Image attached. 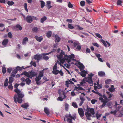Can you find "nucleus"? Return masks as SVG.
Returning a JSON list of instances; mask_svg holds the SVG:
<instances>
[{
  "label": "nucleus",
  "mask_w": 123,
  "mask_h": 123,
  "mask_svg": "<svg viewBox=\"0 0 123 123\" xmlns=\"http://www.w3.org/2000/svg\"><path fill=\"white\" fill-rule=\"evenodd\" d=\"M65 117L66 118H67V121L69 123H72V120L73 119L75 121V119L76 118V116L75 114L74 115L72 116L70 114H69V115H65Z\"/></svg>",
  "instance_id": "nucleus-5"
},
{
  "label": "nucleus",
  "mask_w": 123,
  "mask_h": 123,
  "mask_svg": "<svg viewBox=\"0 0 123 123\" xmlns=\"http://www.w3.org/2000/svg\"><path fill=\"white\" fill-rule=\"evenodd\" d=\"M51 53V52H50L47 53H43L42 54V55L44 56L43 57V59L46 60H48L49 58V57H48V56H45L50 54Z\"/></svg>",
  "instance_id": "nucleus-13"
},
{
  "label": "nucleus",
  "mask_w": 123,
  "mask_h": 123,
  "mask_svg": "<svg viewBox=\"0 0 123 123\" xmlns=\"http://www.w3.org/2000/svg\"><path fill=\"white\" fill-rule=\"evenodd\" d=\"M95 55L98 58H100V57H101V55L99 54H96Z\"/></svg>",
  "instance_id": "nucleus-61"
},
{
  "label": "nucleus",
  "mask_w": 123,
  "mask_h": 123,
  "mask_svg": "<svg viewBox=\"0 0 123 123\" xmlns=\"http://www.w3.org/2000/svg\"><path fill=\"white\" fill-rule=\"evenodd\" d=\"M79 87L75 86V88L73 90V91H74L75 90H76L78 91H79Z\"/></svg>",
  "instance_id": "nucleus-54"
},
{
  "label": "nucleus",
  "mask_w": 123,
  "mask_h": 123,
  "mask_svg": "<svg viewBox=\"0 0 123 123\" xmlns=\"http://www.w3.org/2000/svg\"><path fill=\"white\" fill-rule=\"evenodd\" d=\"M58 73H60V75L61 76H63L64 73L63 72H62V70H60L59 71V72H58Z\"/></svg>",
  "instance_id": "nucleus-50"
},
{
  "label": "nucleus",
  "mask_w": 123,
  "mask_h": 123,
  "mask_svg": "<svg viewBox=\"0 0 123 123\" xmlns=\"http://www.w3.org/2000/svg\"><path fill=\"white\" fill-rule=\"evenodd\" d=\"M34 38L36 39L37 41H38L39 42H41L43 39L42 37L40 36L39 37L37 36H35Z\"/></svg>",
  "instance_id": "nucleus-17"
},
{
  "label": "nucleus",
  "mask_w": 123,
  "mask_h": 123,
  "mask_svg": "<svg viewBox=\"0 0 123 123\" xmlns=\"http://www.w3.org/2000/svg\"><path fill=\"white\" fill-rule=\"evenodd\" d=\"M8 42V40L7 39H5L3 41L2 44L3 45H6Z\"/></svg>",
  "instance_id": "nucleus-14"
},
{
  "label": "nucleus",
  "mask_w": 123,
  "mask_h": 123,
  "mask_svg": "<svg viewBox=\"0 0 123 123\" xmlns=\"http://www.w3.org/2000/svg\"><path fill=\"white\" fill-rule=\"evenodd\" d=\"M95 35L97 37L99 38H102V36L100 34L98 33H96Z\"/></svg>",
  "instance_id": "nucleus-37"
},
{
  "label": "nucleus",
  "mask_w": 123,
  "mask_h": 123,
  "mask_svg": "<svg viewBox=\"0 0 123 123\" xmlns=\"http://www.w3.org/2000/svg\"><path fill=\"white\" fill-rule=\"evenodd\" d=\"M41 79V77L38 76V77L36 78L35 79V81H36V84H38L37 82H38Z\"/></svg>",
  "instance_id": "nucleus-33"
},
{
  "label": "nucleus",
  "mask_w": 123,
  "mask_h": 123,
  "mask_svg": "<svg viewBox=\"0 0 123 123\" xmlns=\"http://www.w3.org/2000/svg\"><path fill=\"white\" fill-rule=\"evenodd\" d=\"M65 53L62 50L61 51V52L60 54L57 56V57L59 59H64L65 58Z\"/></svg>",
  "instance_id": "nucleus-10"
},
{
  "label": "nucleus",
  "mask_w": 123,
  "mask_h": 123,
  "mask_svg": "<svg viewBox=\"0 0 123 123\" xmlns=\"http://www.w3.org/2000/svg\"><path fill=\"white\" fill-rule=\"evenodd\" d=\"M9 84V85H8V87L9 89L12 90L13 89V87L12 86V83Z\"/></svg>",
  "instance_id": "nucleus-38"
},
{
  "label": "nucleus",
  "mask_w": 123,
  "mask_h": 123,
  "mask_svg": "<svg viewBox=\"0 0 123 123\" xmlns=\"http://www.w3.org/2000/svg\"><path fill=\"white\" fill-rule=\"evenodd\" d=\"M111 81V80L110 79H108L106 80L105 82V83L106 84H109L110 83Z\"/></svg>",
  "instance_id": "nucleus-40"
},
{
  "label": "nucleus",
  "mask_w": 123,
  "mask_h": 123,
  "mask_svg": "<svg viewBox=\"0 0 123 123\" xmlns=\"http://www.w3.org/2000/svg\"><path fill=\"white\" fill-rule=\"evenodd\" d=\"M47 18V17L45 16L42 18L41 19V22L42 23H43L46 20Z\"/></svg>",
  "instance_id": "nucleus-24"
},
{
  "label": "nucleus",
  "mask_w": 123,
  "mask_h": 123,
  "mask_svg": "<svg viewBox=\"0 0 123 123\" xmlns=\"http://www.w3.org/2000/svg\"><path fill=\"white\" fill-rule=\"evenodd\" d=\"M80 5L81 6H84L85 2L84 1H81L80 2Z\"/></svg>",
  "instance_id": "nucleus-52"
},
{
  "label": "nucleus",
  "mask_w": 123,
  "mask_h": 123,
  "mask_svg": "<svg viewBox=\"0 0 123 123\" xmlns=\"http://www.w3.org/2000/svg\"><path fill=\"white\" fill-rule=\"evenodd\" d=\"M80 44L78 42H74L73 43V44L74 47H76Z\"/></svg>",
  "instance_id": "nucleus-35"
},
{
  "label": "nucleus",
  "mask_w": 123,
  "mask_h": 123,
  "mask_svg": "<svg viewBox=\"0 0 123 123\" xmlns=\"http://www.w3.org/2000/svg\"><path fill=\"white\" fill-rule=\"evenodd\" d=\"M114 90V86L113 85H111V88H109V90L111 92H113Z\"/></svg>",
  "instance_id": "nucleus-23"
},
{
  "label": "nucleus",
  "mask_w": 123,
  "mask_h": 123,
  "mask_svg": "<svg viewBox=\"0 0 123 123\" xmlns=\"http://www.w3.org/2000/svg\"><path fill=\"white\" fill-rule=\"evenodd\" d=\"M68 64L67 65L66 68H69L71 65L69 62H71V60L70 59H67Z\"/></svg>",
  "instance_id": "nucleus-26"
},
{
  "label": "nucleus",
  "mask_w": 123,
  "mask_h": 123,
  "mask_svg": "<svg viewBox=\"0 0 123 123\" xmlns=\"http://www.w3.org/2000/svg\"><path fill=\"white\" fill-rule=\"evenodd\" d=\"M17 71H17V70L16 68L15 69H14V70H13L12 73L13 74H16L17 73Z\"/></svg>",
  "instance_id": "nucleus-63"
},
{
  "label": "nucleus",
  "mask_w": 123,
  "mask_h": 123,
  "mask_svg": "<svg viewBox=\"0 0 123 123\" xmlns=\"http://www.w3.org/2000/svg\"><path fill=\"white\" fill-rule=\"evenodd\" d=\"M71 95L72 96L76 95V94L74 91H72L71 92Z\"/></svg>",
  "instance_id": "nucleus-62"
},
{
  "label": "nucleus",
  "mask_w": 123,
  "mask_h": 123,
  "mask_svg": "<svg viewBox=\"0 0 123 123\" xmlns=\"http://www.w3.org/2000/svg\"><path fill=\"white\" fill-rule=\"evenodd\" d=\"M43 70L41 71L39 74V76L41 77L43 76Z\"/></svg>",
  "instance_id": "nucleus-32"
},
{
  "label": "nucleus",
  "mask_w": 123,
  "mask_h": 123,
  "mask_svg": "<svg viewBox=\"0 0 123 123\" xmlns=\"http://www.w3.org/2000/svg\"><path fill=\"white\" fill-rule=\"evenodd\" d=\"M121 3V0H118L117 3L118 5H120Z\"/></svg>",
  "instance_id": "nucleus-59"
},
{
  "label": "nucleus",
  "mask_w": 123,
  "mask_h": 123,
  "mask_svg": "<svg viewBox=\"0 0 123 123\" xmlns=\"http://www.w3.org/2000/svg\"><path fill=\"white\" fill-rule=\"evenodd\" d=\"M72 105L74 108H78V106L77 103L75 102H73L72 103Z\"/></svg>",
  "instance_id": "nucleus-29"
},
{
  "label": "nucleus",
  "mask_w": 123,
  "mask_h": 123,
  "mask_svg": "<svg viewBox=\"0 0 123 123\" xmlns=\"http://www.w3.org/2000/svg\"><path fill=\"white\" fill-rule=\"evenodd\" d=\"M37 74V72L32 70L28 72L25 71L21 74V75H24L27 77L30 78L31 79L33 77L36 76Z\"/></svg>",
  "instance_id": "nucleus-3"
},
{
  "label": "nucleus",
  "mask_w": 123,
  "mask_h": 123,
  "mask_svg": "<svg viewBox=\"0 0 123 123\" xmlns=\"http://www.w3.org/2000/svg\"><path fill=\"white\" fill-rule=\"evenodd\" d=\"M19 85L16 83L14 85V88L16 89L14 90V91L17 93L18 97L17 98V95L15 94L14 97V99L15 103H17V98L18 102L19 103H21L22 101V98L24 97V95L21 93L20 90L17 88Z\"/></svg>",
  "instance_id": "nucleus-1"
},
{
  "label": "nucleus",
  "mask_w": 123,
  "mask_h": 123,
  "mask_svg": "<svg viewBox=\"0 0 123 123\" xmlns=\"http://www.w3.org/2000/svg\"><path fill=\"white\" fill-rule=\"evenodd\" d=\"M76 49L78 50H80L81 49V46L80 44L76 47Z\"/></svg>",
  "instance_id": "nucleus-48"
},
{
  "label": "nucleus",
  "mask_w": 123,
  "mask_h": 123,
  "mask_svg": "<svg viewBox=\"0 0 123 123\" xmlns=\"http://www.w3.org/2000/svg\"><path fill=\"white\" fill-rule=\"evenodd\" d=\"M30 64L31 65H33V66H34L35 67L36 66V63L34 62H33V61H31V62L30 63Z\"/></svg>",
  "instance_id": "nucleus-39"
},
{
  "label": "nucleus",
  "mask_w": 123,
  "mask_h": 123,
  "mask_svg": "<svg viewBox=\"0 0 123 123\" xmlns=\"http://www.w3.org/2000/svg\"><path fill=\"white\" fill-rule=\"evenodd\" d=\"M80 98L81 100V101L84 102V101L85 100V99L83 97L80 96Z\"/></svg>",
  "instance_id": "nucleus-51"
},
{
  "label": "nucleus",
  "mask_w": 123,
  "mask_h": 123,
  "mask_svg": "<svg viewBox=\"0 0 123 123\" xmlns=\"http://www.w3.org/2000/svg\"><path fill=\"white\" fill-rule=\"evenodd\" d=\"M92 44L96 46V47H97L98 48L99 47V44H98L97 43H92Z\"/></svg>",
  "instance_id": "nucleus-47"
},
{
  "label": "nucleus",
  "mask_w": 123,
  "mask_h": 123,
  "mask_svg": "<svg viewBox=\"0 0 123 123\" xmlns=\"http://www.w3.org/2000/svg\"><path fill=\"white\" fill-rule=\"evenodd\" d=\"M60 60V62L61 63L63 64L64 62V61L65 59V58H64V59H59Z\"/></svg>",
  "instance_id": "nucleus-45"
},
{
  "label": "nucleus",
  "mask_w": 123,
  "mask_h": 123,
  "mask_svg": "<svg viewBox=\"0 0 123 123\" xmlns=\"http://www.w3.org/2000/svg\"><path fill=\"white\" fill-rule=\"evenodd\" d=\"M98 74L100 77H103L105 75V73L102 71H99L98 72Z\"/></svg>",
  "instance_id": "nucleus-15"
},
{
  "label": "nucleus",
  "mask_w": 123,
  "mask_h": 123,
  "mask_svg": "<svg viewBox=\"0 0 123 123\" xmlns=\"http://www.w3.org/2000/svg\"><path fill=\"white\" fill-rule=\"evenodd\" d=\"M78 112L80 117H83L84 115V112L82 108H79L78 109Z\"/></svg>",
  "instance_id": "nucleus-11"
},
{
  "label": "nucleus",
  "mask_w": 123,
  "mask_h": 123,
  "mask_svg": "<svg viewBox=\"0 0 123 123\" xmlns=\"http://www.w3.org/2000/svg\"><path fill=\"white\" fill-rule=\"evenodd\" d=\"M86 71L85 70L82 71L81 72L79 73V74H80L81 76L83 77H84L86 76Z\"/></svg>",
  "instance_id": "nucleus-19"
},
{
  "label": "nucleus",
  "mask_w": 123,
  "mask_h": 123,
  "mask_svg": "<svg viewBox=\"0 0 123 123\" xmlns=\"http://www.w3.org/2000/svg\"><path fill=\"white\" fill-rule=\"evenodd\" d=\"M100 41L104 45V46L105 47H107V43L106 42H105L104 40L103 39L100 40Z\"/></svg>",
  "instance_id": "nucleus-30"
},
{
  "label": "nucleus",
  "mask_w": 123,
  "mask_h": 123,
  "mask_svg": "<svg viewBox=\"0 0 123 123\" xmlns=\"http://www.w3.org/2000/svg\"><path fill=\"white\" fill-rule=\"evenodd\" d=\"M51 3V1H47L46 2V6H49Z\"/></svg>",
  "instance_id": "nucleus-55"
},
{
  "label": "nucleus",
  "mask_w": 123,
  "mask_h": 123,
  "mask_svg": "<svg viewBox=\"0 0 123 123\" xmlns=\"http://www.w3.org/2000/svg\"><path fill=\"white\" fill-rule=\"evenodd\" d=\"M15 27L18 29L19 30H22V27L19 24H17L15 26Z\"/></svg>",
  "instance_id": "nucleus-27"
},
{
  "label": "nucleus",
  "mask_w": 123,
  "mask_h": 123,
  "mask_svg": "<svg viewBox=\"0 0 123 123\" xmlns=\"http://www.w3.org/2000/svg\"><path fill=\"white\" fill-rule=\"evenodd\" d=\"M8 37L10 38H11L12 37V35L10 32H9L8 33Z\"/></svg>",
  "instance_id": "nucleus-46"
},
{
  "label": "nucleus",
  "mask_w": 123,
  "mask_h": 123,
  "mask_svg": "<svg viewBox=\"0 0 123 123\" xmlns=\"http://www.w3.org/2000/svg\"><path fill=\"white\" fill-rule=\"evenodd\" d=\"M93 75H94V74H92V73H90L89 75V76L90 77L89 78L90 79V78H91V79H92V77L93 76Z\"/></svg>",
  "instance_id": "nucleus-57"
},
{
  "label": "nucleus",
  "mask_w": 123,
  "mask_h": 123,
  "mask_svg": "<svg viewBox=\"0 0 123 123\" xmlns=\"http://www.w3.org/2000/svg\"><path fill=\"white\" fill-rule=\"evenodd\" d=\"M68 27L70 29H73L74 28L73 26H72L71 24H69L68 25Z\"/></svg>",
  "instance_id": "nucleus-43"
},
{
  "label": "nucleus",
  "mask_w": 123,
  "mask_h": 123,
  "mask_svg": "<svg viewBox=\"0 0 123 123\" xmlns=\"http://www.w3.org/2000/svg\"><path fill=\"white\" fill-rule=\"evenodd\" d=\"M22 82H26V84L28 85H29L31 82V80L29 78H26L25 79L24 77L22 78L21 79Z\"/></svg>",
  "instance_id": "nucleus-8"
},
{
  "label": "nucleus",
  "mask_w": 123,
  "mask_h": 123,
  "mask_svg": "<svg viewBox=\"0 0 123 123\" xmlns=\"http://www.w3.org/2000/svg\"><path fill=\"white\" fill-rule=\"evenodd\" d=\"M7 3L9 5H12L14 4V2L12 1H8L7 2Z\"/></svg>",
  "instance_id": "nucleus-36"
},
{
  "label": "nucleus",
  "mask_w": 123,
  "mask_h": 123,
  "mask_svg": "<svg viewBox=\"0 0 123 123\" xmlns=\"http://www.w3.org/2000/svg\"><path fill=\"white\" fill-rule=\"evenodd\" d=\"M42 57V55L39 54L35 55L34 57V58L36 60H37L38 62L41 60Z\"/></svg>",
  "instance_id": "nucleus-9"
},
{
  "label": "nucleus",
  "mask_w": 123,
  "mask_h": 123,
  "mask_svg": "<svg viewBox=\"0 0 123 123\" xmlns=\"http://www.w3.org/2000/svg\"><path fill=\"white\" fill-rule=\"evenodd\" d=\"M97 101L95 99H93L91 101V102L92 104H94L95 103V102Z\"/></svg>",
  "instance_id": "nucleus-60"
},
{
  "label": "nucleus",
  "mask_w": 123,
  "mask_h": 123,
  "mask_svg": "<svg viewBox=\"0 0 123 123\" xmlns=\"http://www.w3.org/2000/svg\"><path fill=\"white\" fill-rule=\"evenodd\" d=\"M68 6L70 8H72L73 7V6L70 2H69L68 4Z\"/></svg>",
  "instance_id": "nucleus-42"
},
{
  "label": "nucleus",
  "mask_w": 123,
  "mask_h": 123,
  "mask_svg": "<svg viewBox=\"0 0 123 123\" xmlns=\"http://www.w3.org/2000/svg\"><path fill=\"white\" fill-rule=\"evenodd\" d=\"M97 88L98 89H100L101 88V86L99 84L98 82L97 83Z\"/></svg>",
  "instance_id": "nucleus-56"
},
{
  "label": "nucleus",
  "mask_w": 123,
  "mask_h": 123,
  "mask_svg": "<svg viewBox=\"0 0 123 123\" xmlns=\"http://www.w3.org/2000/svg\"><path fill=\"white\" fill-rule=\"evenodd\" d=\"M55 42H59L60 40V38L59 37V36L57 35H55Z\"/></svg>",
  "instance_id": "nucleus-20"
},
{
  "label": "nucleus",
  "mask_w": 123,
  "mask_h": 123,
  "mask_svg": "<svg viewBox=\"0 0 123 123\" xmlns=\"http://www.w3.org/2000/svg\"><path fill=\"white\" fill-rule=\"evenodd\" d=\"M38 30V28L36 27H34L32 29V31L33 32L37 33Z\"/></svg>",
  "instance_id": "nucleus-22"
},
{
  "label": "nucleus",
  "mask_w": 123,
  "mask_h": 123,
  "mask_svg": "<svg viewBox=\"0 0 123 123\" xmlns=\"http://www.w3.org/2000/svg\"><path fill=\"white\" fill-rule=\"evenodd\" d=\"M86 52L87 53H89L90 52V49L88 48H87Z\"/></svg>",
  "instance_id": "nucleus-64"
},
{
  "label": "nucleus",
  "mask_w": 123,
  "mask_h": 123,
  "mask_svg": "<svg viewBox=\"0 0 123 123\" xmlns=\"http://www.w3.org/2000/svg\"><path fill=\"white\" fill-rule=\"evenodd\" d=\"M29 105L27 103H25L23 104H22L21 106L23 108L27 109V107L29 106Z\"/></svg>",
  "instance_id": "nucleus-21"
},
{
  "label": "nucleus",
  "mask_w": 123,
  "mask_h": 123,
  "mask_svg": "<svg viewBox=\"0 0 123 123\" xmlns=\"http://www.w3.org/2000/svg\"><path fill=\"white\" fill-rule=\"evenodd\" d=\"M12 70V68H8L7 70V72L8 73H10Z\"/></svg>",
  "instance_id": "nucleus-53"
},
{
  "label": "nucleus",
  "mask_w": 123,
  "mask_h": 123,
  "mask_svg": "<svg viewBox=\"0 0 123 123\" xmlns=\"http://www.w3.org/2000/svg\"><path fill=\"white\" fill-rule=\"evenodd\" d=\"M57 63L58 62H57L53 68V70L52 71V73L55 75H57L58 74V72L59 71V70H57Z\"/></svg>",
  "instance_id": "nucleus-7"
},
{
  "label": "nucleus",
  "mask_w": 123,
  "mask_h": 123,
  "mask_svg": "<svg viewBox=\"0 0 123 123\" xmlns=\"http://www.w3.org/2000/svg\"><path fill=\"white\" fill-rule=\"evenodd\" d=\"M44 111L47 115H49L50 111L48 108L45 107L44 108Z\"/></svg>",
  "instance_id": "nucleus-16"
},
{
  "label": "nucleus",
  "mask_w": 123,
  "mask_h": 123,
  "mask_svg": "<svg viewBox=\"0 0 123 123\" xmlns=\"http://www.w3.org/2000/svg\"><path fill=\"white\" fill-rule=\"evenodd\" d=\"M6 69L5 67H3L2 68V71L3 74H5L6 72Z\"/></svg>",
  "instance_id": "nucleus-44"
},
{
  "label": "nucleus",
  "mask_w": 123,
  "mask_h": 123,
  "mask_svg": "<svg viewBox=\"0 0 123 123\" xmlns=\"http://www.w3.org/2000/svg\"><path fill=\"white\" fill-rule=\"evenodd\" d=\"M86 111V112H85V115L87 119L88 120H91V115H94L95 114L94 109L93 108H89L87 107Z\"/></svg>",
  "instance_id": "nucleus-2"
},
{
  "label": "nucleus",
  "mask_w": 123,
  "mask_h": 123,
  "mask_svg": "<svg viewBox=\"0 0 123 123\" xmlns=\"http://www.w3.org/2000/svg\"><path fill=\"white\" fill-rule=\"evenodd\" d=\"M16 69L18 70L21 71L22 70V68L21 67H20L19 66H17L16 68Z\"/></svg>",
  "instance_id": "nucleus-49"
},
{
  "label": "nucleus",
  "mask_w": 123,
  "mask_h": 123,
  "mask_svg": "<svg viewBox=\"0 0 123 123\" xmlns=\"http://www.w3.org/2000/svg\"><path fill=\"white\" fill-rule=\"evenodd\" d=\"M13 78L12 77H9L8 83L9 84L12 83L14 81Z\"/></svg>",
  "instance_id": "nucleus-25"
},
{
  "label": "nucleus",
  "mask_w": 123,
  "mask_h": 123,
  "mask_svg": "<svg viewBox=\"0 0 123 123\" xmlns=\"http://www.w3.org/2000/svg\"><path fill=\"white\" fill-rule=\"evenodd\" d=\"M37 20V19L36 17L33 16H28L26 17L25 20L28 23H31L33 21V20Z\"/></svg>",
  "instance_id": "nucleus-6"
},
{
  "label": "nucleus",
  "mask_w": 123,
  "mask_h": 123,
  "mask_svg": "<svg viewBox=\"0 0 123 123\" xmlns=\"http://www.w3.org/2000/svg\"><path fill=\"white\" fill-rule=\"evenodd\" d=\"M58 100H59L60 101H62L63 100V99L61 97H59L57 99Z\"/></svg>",
  "instance_id": "nucleus-58"
},
{
  "label": "nucleus",
  "mask_w": 123,
  "mask_h": 123,
  "mask_svg": "<svg viewBox=\"0 0 123 123\" xmlns=\"http://www.w3.org/2000/svg\"><path fill=\"white\" fill-rule=\"evenodd\" d=\"M79 64L80 65V69L81 68L83 69L85 67L83 64L81 63H80Z\"/></svg>",
  "instance_id": "nucleus-41"
},
{
  "label": "nucleus",
  "mask_w": 123,
  "mask_h": 123,
  "mask_svg": "<svg viewBox=\"0 0 123 123\" xmlns=\"http://www.w3.org/2000/svg\"><path fill=\"white\" fill-rule=\"evenodd\" d=\"M101 114H98V113L96 114V116L97 118L98 119H99L100 117L101 116Z\"/></svg>",
  "instance_id": "nucleus-34"
},
{
  "label": "nucleus",
  "mask_w": 123,
  "mask_h": 123,
  "mask_svg": "<svg viewBox=\"0 0 123 123\" xmlns=\"http://www.w3.org/2000/svg\"><path fill=\"white\" fill-rule=\"evenodd\" d=\"M28 41V39L27 37H25L24 38L22 42L23 44L24 45H25L26 43V42H27Z\"/></svg>",
  "instance_id": "nucleus-18"
},
{
  "label": "nucleus",
  "mask_w": 123,
  "mask_h": 123,
  "mask_svg": "<svg viewBox=\"0 0 123 123\" xmlns=\"http://www.w3.org/2000/svg\"><path fill=\"white\" fill-rule=\"evenodd\" d=\"M41 3V7L42 8H43L45 6V2L41 0L40 1Z\"/></svg>",
  "instance_id": "nucleus-31"
},
{
  "label": "nucleus",
  "mask_w": 123,
  "mask_h": 123,
  "mask_svg": "<svg viewBox=\"0 0 123 123\" xmlns=\"http://www.w3.org/2000/svg\"><path fill=\"white\" fill-rule=\"evenodd\" d=\"M52 32L50 31H49L46 34L47 37L48 38H49L51 36Z\"/></svg>",
  "instance_id": "nucleus-28"
},
{
  "label": "nucleus",
  "mask_w": 123,
  "mask_h": 123,
  "mask_svg": "<svg viewBox=\"0 0 123 123\" xmlns=\"http://www.w3.org/2000/svg\"><path fill=\"white\" fill-rule=\"evenodd\" d=\"M65 56H66L68 58L67 59H70L71 61L75 60L74 58H75V55L74 54H72L71 55L68 56L67 55H66Z\"/></svg>",
  "instance_id": "nucleus-12"
},
{
  "label": "nucleus",
  "mask_w": 123,
  "mask_h": 123,
  "mask_svg": "<svg viewBox=\"0 0 123 123\" xmlns=\"http://www.w3.org/2000/svg\"><path fill=\"white\" fill-rule=\"evenodd\" d=\"M99 99L101 100V101L103 103V104L101 106V108L105 106L106 103H107L109 100L107 97L104 94L103 95L102 97H100Z\"/></svg>",
  "instance_id": "nucleus-4"
}]
</instances>
